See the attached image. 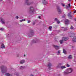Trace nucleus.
<instances>
[{"label":"nucleus","instance_id":"nucleus-1","mask_svg":"<svg viewBox=\"0 0 76 76\" xmlns=\"http://www.w3.org/2000/svg\"><path fill=\"white\" fill-rule=\"evenodd\" d=\"M0 68L1 69V72L2 73H5L7 72V69L6 66L2 65L0 66Z\"/></svg>","mask_w":76,"mask_h":76},{"label":"nucleus","instance_id":"nucleus-2","mask_svg":"<svg viewBox=\"0 0 76 76\" xmlns=\"http://www.w3.org/2000/svg\"><path fill=\"white\" fill-rule=\"evenodd\" d=\"M73 69L71 68H68L66 69V71L68 72V73L69 74L72 73V72H73Z\"/></svg>","mask_w":76,"mask_h":76},{"label":"nucleus","instance_id":"nucleus-3","mask_svg":"<svg viewBox=\"0 0 76 76\" xmlns=\"http://www.w3.org/2000/svg\"><path fill=\"white\" fill-rule=\"evenodd\" d=\"M34 34V31L33 30H31L30 32V33L28 34V36L31 37H32L33 35Z\"/></svg>","mask_w":76,"mask_h":76},{"label":"nucleus","instance_id":"nucleus-4","mask_svg":"<svg viewBox=\"0 0 76 76\" xmlns=\"http://www.w3.org/2000/svg\"><path fill=\"white\" fill-rule=\"evenodd\" d=\"M30 11L32 13H34V12H35L34 8L32 7H30Z\"/></svg>","mask_w":76,"mask_h":76},{"label":"nucleus","instance_id":"nucleus-5","mask_svg":"<svg viewBox=\"0 0 76 76\" xmlns=\"http://www.w3.org/2000/svg\"><path fill=\"white\" fill-rule=\"evenodd\" d=\"M53 47H54V48H55L56 50H58V49H59V48H60V47L57 45H53Z\"/></svg>","mask_w":76,"mask_h":76},{"label":"nucleus","instance_id":"nucleus-6","mask_svg":"<svg viewBox=\"0 0 76 76\" xmlns=\"http://www.w3.org/2000/svg\"><path fill=\"white\" fill-rule=\"evenodd\" d=\"M52 66V64H51L50 63H49L48 64V69H49V70H51V66Z\"/></svg>","mask_w":76,"mask_h":76},{"label":"nucleus","instance_id":"nucleus-7","mask_svg":"<svg viewBox=\"0 0 76 76\" xmlns=\"http://www.w3.org/2000/svg\"><path fill=\"white\" fill-rule=\"evenodd\" d=\"M29 0H27L25 1V3L27 5H30L31 4V3H29Z\"/></svg>","mask_w":76,"mask_h":76},{"label":"nucleus","instance_id":"nucleus-8","mask_svg":"<svg viewBox=\"0 0 76 76\" xmlns=\"http://www.w3.org/2000/svg\"><path fill=\"white\" fill-rule=\"evenodd\" d=\"M25 62V61L24 60H21L20 61V64H23V63H24Z\"/></svg>","mask_w":76,"mask_h":76},{"label":"nucleus","instance_id":"nucleus-9","mask_svg":"<svg viewBox=\"0 0 76 76\" xmlns=\"http://www.w3.org/2000/svg\"><path fill=\"white\" fill-rule=\"evenodd\" d=\"M1 48H5V46H4V45L3 43H1Z\"/></svg>","mask_w":76,"mask_h":76},{"label":"nucleus","instance_id":"nucleus-10","mask_svg":"<svg viewBox=\"0 0 76 76\" xmlns=\"http://www.w3.org/2000/svg\"><path fill=\"white\" fill-rule=\"evenodd\" d=\"M42 3H43V4L44 5H45V4H47V2L45 0L43 1H42Z\"/></svg>","mask_w":76,"mask_h":76},{"label":"nucleus","instance_id":"nucleus-11","mask_svg":"<svg viewBox=\"0 0 76 76\" xmlns=\"http://www.w3.org/2000/svg\"><path fill=\"white\" fill-rule=\"evenodd\" d=\"M72 41L74 42H76V37H73L72 39Z\"/></svg>","mask_w":76,"mask_h":76},{"label":"nucleus","instance_id":"nucleus-12","mask_svg":"<svg viewBox=\"0 0 76 76\" xmlns=\"http://www.w3.org/2000/svg\"><path fill=\"white\" fill-rule=\"evenodd\" d=\"M69 22V21L67 19H66L65 20V24H68Z\"/></svg>","mask_w":76,"mask_h":76},{"label":"nucleus","instance_id":"nucleus-13","mask_svg":"<svg viewBox=\"0 0 76 76\" xmlns=\"http://www.w3.org/2000/svg\"><path fill=\"white\" fill-rule=\"evenodd\" d=\"M60 68L61 69H65V68H66V66H61Z\"/></svg>","mask_w":76,"mask_h":76},{"label":"nucleus","instance_id":"nucleus-14","mask_svg":"<svg viewBox=\"0 0 76 76\" xmlns=\"http://www.w3.org/2000/svg\"><path fill=\"white\" fill-rule=\"evenodd\" d=\"M64 74L65 75H68V74H69V73L66 70L65 71H64Z\"/></svg>","mask_w":76,"mask_h":76},{"label":"nucleus","instance_id":"nucleus-15","mask_svg":"<svg viewBox=\"0 0 76 76\" xmlns=\"http://www.w3.org/2000/svg\"><path fill=\"white\" fill-rule=\"evenodd\" d=\"M62 39L63 41H67L68 39V38L67 39V38L65 37H63L62 38Z\"/></svg>","mask_w":76,"mask_h":76},{"label":"nucleus","instance_id":"nucleus-16","mask_svg":"<svg viewBox=\"0 0 76 76\" xmlns=\"http://www.w3.org/2000/svg\"><path fill=\"white\" fill-rule=\"evenodd\" d=\"M62 39L63 41H67L68 39V38L67 39V38L65 37H63L62 38Z\"/></svg>","mask_w":76,"mask_h":76},{"label":"nucleus","instance_id":"nucleus-17","mask_svg":"<svg viewBox=\"0 0 76 76\" xmlns=\"http://www.w3.org/2000/svg\"><path fill=\"white\" fill-rule=\"evenodd\" d=\"M57 9H58V11L59 13H61V10H60V7H58L57 8Z\"/></svg>","mask_w":76,"mask_h":76},{"label":"nucleus","instance_id":"nucleus-18","mask_svg":"<svg viewBox=\"0 0 76 76\" xmlns=\"http://www.w3.org/2000/svg\"><path fill=\"white\" fill-rule=\"evenodd\" d=\"M61 30L62 31H66V30H67V29L66 28H64V27H62L61 28Z\"/></svg>","mask_w":76,"mask_h":76},{"label":"nucleus","instance_id":"nucleus-19","mask_svg":"<svg viewBox=\"0 0 76 76\" xmlns=\"http://www.w3.org/2000/svg\"><path fill=\"white\" fill-rule=\"evenodd\" d=\"M25 67L24 66H21L20 67V69H21L22 70L23 69H25Z\"/></svg>","mask_w":76,"mask_h":76},{"label":"nucleus","instance_id":"nucleus-20","mask_svg":"<svg viewBox=\"0 0 76 76\" xmlns=\"http://www.w3.org/2000/svg\"><path fill=\"white\" fill-rule=\"evenodd\" d=\"M63 53L64 54H66V50L64 49L63 50Z\"/></svg>","mask_w":76,"mask_h":76},{"label":"nucleus","instance_id":"nucleus-21","mask_svg":"<svg viewBox=\"0 0 76 76\" xmlns=\"http://www.w3.org/2000/svg\"><path fill=\"white\" fill-rule=\"evenodd\" d=\"M6 76H10V74L9 73H7L5 74Z\"/></svg>","mask_w":76,"mask_h":76},{"label":"nucleus","instance_id":"nucleus-22","mask_svg":"<svg viewBox=\"0 0 76 76\" xmlns=\"http://www.w3.org/2000/svg\"><path fill=\"white\" fill-rule=\"evenodd\" d=\"M52 29V26H50L49 27V31H51Z\"/></svg>","mask_w":76,"mask_h":76},{"label":"nucleus","instance_id":"nucleus-23","mask_svg":"<svg viewBox=\"0 0 76 76\" xmlns=\"http://www.w3.org/2000/svg\"><path fill=\"white\" fill-rule=\"evenodd\" d=\"M34 43H35L37 42V41H38L37 39H34Z\"/></svg>","mask_w":76,"mask_h":76},{"label":"nucleus","instance_id":"nucleus-24","mask_svg":"<svg viewBox=\"0 0 76 76\" xmlns=\"http://www.w3.org/2000/svg\"><path fill=\"white\" fill-rule=\"evenodd\" d=\"M1 22L2 24H4V20L1 19Z\"/></svg>","mask_w":76,"mask_h":76},{"label":"nucleus","instance_id":"nucleus-25","mask_svg":"<svg viewBox=\"0 0 76 76\" xmlns=\"http://www.w3.org/2000/svg\"><path fill=\"white\" fill-rule=\"evenodd\" d=\"M68 58H69V59L72 58V55L69 56L68 57Z\"/></svg>","mask_w":76,"mask_h":76},{"label":"nucleus","instance_id":"nucleus-26","mask_svg":"<svg viewBox=\"0 0 76 76\" xmlns=\"http://www.w3.org/2000/svg\"><path fill=\"white\" fill-rule=\"evenodd\" d=\"M68 17H69V18H72V15H71L70 14L68 15Z\"/></svg>","mask_w":76,"mask_h":76},{"label":"nucleus","instance_id":"nucleus-27","mask_svg":"<svg viewBox=\"0 0 76 76\" xmlns=\"http://www.w3.org/2000/svg\"><path fill=\"white\" fill-rule=\"evenodd\" d=\"M23 21H25V19H22L20 20V22H23Z\"/></svg>","mask_w":76,"mask_h":76},{"label":"nucleus","instance_id":"nucleus-28","mask_svg":"<svg viewBox=\"0 0 76 76\" xmlns=\"http://www.w3.org/2000/svg\"><path fill=\"white\" fill-rule=\"evenodd\" d=\"M60 44H62L63 42V41L62 40H61L60 41Z\"/></svg>","mask_w":76,"mask_h":76},{"label":"nucleus","instance_id":"nucleus-29","mask_svg":"<svg viewBox=\"0 0 76 76\" xmlns=\"http://www.w3.org/2000/svg\"><path fill=\"white\" fill-rule=\"evenodd\" d=\"M57 23H58V24H59V23H60V21H59V20H57Z\"/></svg>","mask_w":76,"mask_h":76},{"label":"nucleus","instance_id":"nucleus-30","mask_svg":"<svg viewBox=\"0 0 76 76\" xmlns=\"http://www.w3.org/2000/svg\"><path fill=\"white\" fill-rule=\"evenodd\" d=\"M0 30L1 31H3V30H4V28H0Z\"/></svg>","mask_w":76,"mask_h":76},{"label":"nucleus","instance_id":"nucleus-31","mask_svg":"<svg viewBox=\"0 0 76 76\" xmlns=\"http://www.w3.org/2000/svg\"><path fill=\"white\" fill-rule=\"evenodd\" d=\"M66 66L67 67H70V65H69L68 64H66Z\"/></svg>","mask_w":76,"mask_h":76},{"label":"nucleus","instance_id":"nucleus-32","mask_svg":"<svg viewBox=\"0 0 76 76\" xmlns=\"http://www.w3.org/2000/svg\"><path fill=\"white\" fill-rule=\"evenodd\" d=\"M15 75L16 76H18L19 75V73H16V74H15Z\"/></svg>","mask_w":76,"mask_h":76},{"label":"nucleus","instance_id":"nucleus-33","mask_svg":"<svg viewBox=\"0 0 76 76\" xmlns=\"http://www.w3.org/2000/svg\"><path fill=\"white\" fill-rule=\"evenodd\" d=\"M71 29H73V27L72 26H71V28H70Z\"/></svg>","mask_w":76,"mask_h":76},{"label":"nucleus","instance_id":"nucleus-34","mask_svg":"<svg viewBox=\"0 0 76 76\" xmlns=\"http://www.w3.org/2000/svg\"><path fill=\"white\" fill-rule=\"evenodd\" d=\"M61 6H65V5H64V4H61Z\"/></svg>","mask_w":76,"mask_h":76},{"label":"nucleus","instance_id":"nucleus-35","mask_svg":"<svg viewBox=\"0 0 76 76\" xmlns=\"http://www.w3.org/2000/svg\"><path fill=\"white\" fill-rule=\"evenodd\" d=\"M68 7H70V4H68Z\"/></svg>","mask_w":76,"mask_h":76},{"label":"nucleus","instance_id":"nucleus-36","mask_svg":"<svg viewBox=\"0 0 76 76\" xmlns=\"http://www.w3.org/2000/svg\"><path fill=\"white\" fill-rule=\"evenodd\" d=\"M69 35H73V34L70 33L69 34Z\"/></svg>","mask_w":76,"mask_h":76},{"label":"nucleus","instance_id":"nucleus-37","mask_svg":"<svg viewBox=\"0 0 76 76\" xmlns=\"http://www.w3.org/2000/svg\"><path fill=\"white\" fill-rule=\"evenodd\" d=\"M30 22H31L30 20H28V23H30Z\"/></svg>","mask_w":76,"mask_h":76},{"label":"nucleus","instance_id":"nucleus-38","mask_svg":"<svg viewBox=\"0 0 76 76\" xmlns=\"http://www.w3.org/2000/svg\"><path fill=\"white\" fill-rule=\"evenodd\" d=\"M66 8L68 9V8H70V7H69L68 6H66Z\"/></svg>","mask_w":76,"mask_h":76},{"label":"nucleus","instance_id":"nucleus-39","mask_svg":"<svg viewBox=\"0 0 76 76\" xmlns=\"http://www.w3.org/2000/svg\"><path fill=\"white\" fill-rule=\"evenodd\" d=\"M15 18L16 19H18V18H19V17L18 16H17Z\"/></svg>","mask_w":76,"mask_h":76},{"label":"nucleus","instance_id":"nucleus-40","mask_svg":"<svg viewBox=\"0 0 76 76\" xmlns=\"http://www.w3.org/2000/svg\"><path fill=\"white\" fill-rule=\"evenodd\" d=\"M58 54H59V53H60V50L58 51Z\"/></svg>","mask_w":76,"mask_h":76},{"label":"nucleus","instance_id":"nucleus-41","mask_svg":"<svg viewBox=\"0 0 76 76\" xmlns=\"http://www.w3.org/2000/svg\"><path fill=\"white\" fill-rule=\"evenodd\" d=\"M55 20H57V18H56L55 19Z\"/></svg>","mask_w":76,"mask_h":76},{"label":"nucleus","instance_id":"nucleus-42","mask_svg":"<svg viewBox=\"0 0 76 76\" xmlns=\"http://www.w3.org/2000/svg\"><path fill=\"white\" fill-rule=\"evenodd\" d=\"M62 64V63H60L59 64V65H61Z\"/></svg>","mask_w":76,"mask_h":76},{"label":"nucleus","instance_id":"nucleus-43","mask_svg":"<svg viewBox=\"0 0 76 76\" xmlns=\"http://www.w3.org/2000/svg\"><path fill=\"white\" fill-rule=\"evenodd\" d=\"M33 25H35V23L34 22L33 23Z\"/></svg>","mask_w":76,"mask_h":76},{"label":"nucleus","instance_id":"nucleus-44","mask_svg":"<svg viewBox=\"0 0 76 76\" xmlns=\"http://www.w3.org/2000/svg\"><path fill=\"white\" fill-rule=\"evenodd\" d=\"M38 18H39V19H41V18H40V16H39Z\"/></svg>","mask_w":76,"mask_h":76},{"label":"nucleus","instance_id":"nucleus-45","mask_svg":"<svg viewBox=\"0 0 76 76\" xmlns=\"http://www.w3.org/2000/svg\"><path fill=\"white\" fill-rule=\"evenodd\" d=\"M30 76H34V75H30Z\"/></svg>","mask_w":76,"mask_h":76},{"label":"nucleus","instance_id":"nucleus-46","mask_svg":"<svg viewBox=\"0 0 76 76\" xmlns=\"http://www.w3.org/2000/svg\"><path fill=\"white\" fill-rule=\"evenodd\" d=\"M74 13H76V11H75L74 12Z\"/></svg>","mask_w":76,"mask_h":76},{"label":"nucleus","instance_id":"nucleus-47","mask_svg":"<svg viewBox=\"0 0 76 76\" xmlns=\"http://www.w3.org/2000/svg\"><path fill=\"white\" fill-rule=\"evenodd\" d=\"M71 0H68V1H70Z\"/></svg>","mask_w":76,"mask_h":76},{"label":"nucleus","instance_id":"nucleus-48","mask_svg":"<svg viewBox=\"0 0 76 76\" xmlns=\"http://www.w3.org/2000/svg\"><path fill=\"white\" fill-rule=\"evenodd\" d=\"M3 0H0V1H2Z\"/></svg>","mask_w":76,"mask_h":76},{"label":"nucleus","instance_id":"nucleus-49","mask_svg":"<svg viewBox=\"0 0 76 76\" xmlns=\"http://www.w3.org/2000/svg\"><path fill=\"white\" fill-rule=\"evenodd\" d=\"M69 37H72V36H69Z\"/></svg>","mask_w":76,"mask_h":76},{"label":"nucleus","instance_id":"nucleus-50","mask_svg":"<svg viewBox=\"0 0 76 76\" xmlns=\"http://www.w3.org/2000/svg\"><path fill=\"white\" fill-rule=\"evenodd\" d=\"M75 20H76V18H75Z\"/></svg>","mask_w":76,"mask_h":76}]
</instances>
